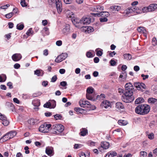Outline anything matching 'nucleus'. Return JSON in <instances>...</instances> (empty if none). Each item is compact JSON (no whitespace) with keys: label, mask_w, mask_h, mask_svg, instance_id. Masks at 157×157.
I'll return each mask as SVG.
<instances>
[{"label":"nucleus","mask_w":157,"mask_h":157,"mask_svg":"<svg viewBox=\"0 0 157 157\" xmlns=\"http://www.w3.org/2000/svg\"><path fill=\"white\" fill-rule=\"evenodd\" d=\"M44 107L45 108H51V103H50V102H47L44 105Z\"/></svg>","instance_id":"obj_47"},{"label":"nucleus","mask_w":157,"mask_h":157,"mask_svg":"<svg viewBox=\"0 0 157 157\" xmlns=\"http://www.w3.org/2000/svg\"><path fill=\"white\" fill-rule=\"evenodd\" d=\"M43 35L44 36L45 35H48L49 34V29L48 28L44 27L42 31Z\"/></svg>","instance_id":"obj_22"},{"label":"nucleus","mask_w":157,"mask_h":157,"mask_svg":"<svg viewBox=\"0 0 157 157\" xmlns=\"http://www.w3.org/2000/svg\"><path fill=\"white\" fill-rule=\"evenodd\" d=\"M144 101V100L142 98H137L135 101L136 104H138L143 102Z\"/></svg>","instance_id":"obj_27"},{"label":"nucleus","mask_w":157,"mask_h":157,"mask_svg":"<svg viewBox=\"0 0 157 157\" xmlns=\"http://www.w3.org/2000/svg\"><path fill=\"white\" fill-rule=\"evenodd\" d=\"M125 92L124 94V96H122V100L126 103H130L134 99L133 95V91L134 89L133 85L130 82L127 83L125 85Z\"/></svg>","instance_id":"obj_1"},{"label":"nucleus","mask_w":157,"mask_h":157,"mask_svg":"<svg viewBox=\"0 0 157 157\" xmlns=\"http://www.w3.org/2000/svg\"><path fill=\"white\" fill-rule=\"evenodd\" d=\"M70 25H66L65 27L63 29V32L64 33H67L70 31Z\"/></svg>","instance_id":"obj_21"},{"label":"nucleus","mask_w":157,"mask_h":157,"mask_svg":"<svg viewBox=\"0 0 157 157\" xmlns=\"http://www.w3.org/2000/svg\"><path fill=\"white\" fill-rule=\"evenodd\" d=\"M117 155V153L115 151H110L106 155L105 157H113Z\"/></svg>","instance_id":"obj_19"},{"label":"nucleus","mask_w":157,"mask_h":157,"mask_svg":"<svg viewBox=\"0 0 157 157\" xmlns=\"http://www.w3.org/2000/svg\"><path fill=\"white\" fill-rule=\"evenodd\" d=\"M152 45L155 46L157 44V41L155 38L154 37L153 38L152 40Z\"/></svg>","instance_id":"obj_46"},{"label":"nucleus","mask_w":157,"mask_h":157,"mask_svg":"<svg viewBox=\"0 0 157 157\" xmlns=\"http://www.w3.org/2000/svg\"><path fill=\"white\" fill-rule=\"evenodd\" d=\"M6 117L4 115H2L0 113V119L2 121L4 120L5 119Z\"/></svg>","instance_id":"obj_54"},{"label":"nucleus","mask_w":157,"mask_h":157,"mask_svg":"<svg viewBox=\"0 0 157 157\" xmlns=\"http://www.w3.org/2000/svg\"><path fill=\"white\" fill-rule=\"evenodd\" d=\"M116 108L119 109H123L124 108L123 105L120 102H117L116 103Z\"/></svg>","instance_id":"obj_23"},{"label":"nucleus","mask_w":157,"mask_h":157,"mask_svg":"<svg viewBox=\"0 0 157 157\" xmlns=\"http://www.w3.org/2000/svg\"><path fill=\"white\" fill-rule=\"evenodd\" d=\"M54 117L56 120L61 119L62 117L60 114H56L54 116Z\"/></svg>","instance_id":"obj_43"},{"label":"nucleus","mask_w":157,"mask_h":157,"mask_svg":"<svg viewBox=\"0 0 157 157\" xmlns=\"http://www.w3.org/2000/svg\"><path fill=\"white\" fill-rule=\"evenodd\" d=\"M2 124L5 126H7L9 124V121L7 120V118L4 120L2 122Z\"/></svg>","instance_id":"obj_38"},{"label":"nucleus","mask_w":157,"mask_h":157,"mask_svg":"<svg viewBox=\"0 0 157 157\" xmlns=\"http://www.w3.org/2000/svg\"><path fill=\"white\" fill-rule=\"evenodd\" d=\"M95 143L94 142L91 141H89L88 142V144L89 146H93L95 145Z\"/></svg>","instance_id":"obj_48"},{"label":"nucleus","mask_w":157,"mask_h":157,"mask_svg":"<svg viewBox=\"0 0 157 157\" xmlns=\"http://www.w3.org/2000/svg\"><path fill=\"white\" fill-rule=\"evenodd\" d=\"M20 4L22 7H24L26 6L27 5V3L25 2V0L21 1L20 2Z\"/></svg>","instance_id":"obj_42"},{"label":"nucleus","mask_w":157,"mask_h":157,"mask_svg":"<svg viewBox=\"0 0 157 157\" xmlns=\"http://www.w3.org/2000/svg\"><path fill=\"white\" fill-rule=\"evenodd\" d=\"M124 59L128 60H130L132 58L131 55L129 53H126L123 55Z\"/></svg>","instance_id":"obj_28"},{"label":"nucleus","mask_w":157,"mask_h":157,"mask_svg":"<svg viewBox=\"0 0 157 157\" xmlns=\"http://www.w3.org/2000/svg\"><path fill=\"white\" fill-rule=\"evenodd\" d=\"M92 10L93 11L98 12H100L101 10H104V8L102 6L98 5L93 6Z\"/></svg>","instance_id":"obj_13"},{"label":"nucleus","mask_w":157,"mask_h":157,"mask_svg":"<svg viewBox=\"0 0 157 157\" xmlns=\"http://www.w3.org/2000/svg\"><path fill=\"white\" fill-rule=\"evenodd\" d=\"M57 77L56 75L53 76L51 79V82H55L57 80Z\"/></svg>","instance_id":"obj_53"},{"label":"nucleus","mask_w":157,"mask_h":157,"mask_svg":"<svg viewBox=\"0 0 157 157\" xmlns=\"http://www.w3.org/2000/svg\"><path fill=\"white\" fill-rule=\"evenodd\" d=\"M53 151V148L52 147H48L46 148L45 152L48 155L51 156L52 155Z\"/></svg>","instance_id":"obj_16"},{"label":"nucleus","mask_w":157,"mask_h":157,"mask_svg":"<svg viewBox=\"0 0 157 157\" xmlns=\"http://www.w3.org/2000/svg\"><path fill=\"white\" fill-rule=\"evenodd\" d=\"M71 21L74 25H76V24L79 23L81 24V21H80V20L75 17H73L71 19Z\"/></svg>","instance_id":"obj_18"},{"label":"nucleus","mask_w":157,"mask_h":157,"mask_svg":"<svg viewBox=\"0 0 157 157\" xmlns=\"http://www.w3.org/2000/svg\"><path fill=\"white\" fill-rule=\"evenodd\" d=\"M72 1L73 0H63L65 3L66 4H71L72 2Z\"/></svg>","instance_id":"obj_55"},{"label":"nucleus","mask_w":157,"mask_h":157,"mask_svg":"<svg viewBox=\"0 0 157 157\" xmlns=\"http://www.w3.org/2000/svg\"><path fill=\"white\" fill-rule=\"evenodd\" d=\"M51 103V108H54L56 106V101L54 100L50 101V102Z\"/></svg>","instance_id":"obj_34"},{"label":"nucleus","mask_w":157,"mask_h":157,"mask_svg":"<svg viewBox=\"0 0 157 157\" xmlns=\"http://www.w3.org/2000/svg\"><path fill=\"white\" fill-rule=\"evenodd\" d=\"M13 15V12H11L6 15L5 17L7 18H10Z\"/></svg>","instance_id":"obj_39"},{"label":"nucleus","mask_w":157,"mask_h":157,"mask_svg":"<svg viewBox=\"0 0 157 157\" xmlns=\"http://www.w3.org/2000/svg\"><path fill=\"white\" fill-rule=\"evenodd\" d=\"M132 12L133 10L131 8H128L124 11V13H126L127 14H129Z\"/></svg>","instance_id":"obj_36"},{"label":"nucleus","mask_w":157,"mask_h":157,"mask_svg":"<svg viewBox=\"0 0 157 157\" xmlns=\"http://www.w3.org/2000/svg\"><path fill=\"white\" fill-rule=\"evenodd\" d=\"M86 56L88 58H91L93 57L92 53L90 52H87Z\"/></svg>","instance_id":"obj_45"},{"label":"nucleus","mask_w":157,"mask_h":157,"mask_svg":"<svg viewBox=\"0 0 157 157\" xmlns=\"http://www.w3.org/2000/svg\"><path fill=\"white\" fill-rule=\"evenodd\" d=\"M7 140V139H6L5 137V135L0 139V142L1 143H3L5 142Z\"/></svg>","instance_id":"obj_50"},{"label":"nucleus","mask_w":157,"mask_h":157,"mask_svg":"<svg viewBox=\"0 0 157 157\" xmlns=\"http://www.w3.org/2000/svg\"><path fill=\"white\" fill-rule=\"evenodd\" d=\"M52 129L54 131L52 133L55 134L56 133V131L60 133L63 132L64 129V128L63 126L61 124H57L53 125L52 127Z\"/></svg>","instance_id":"obj_7"},{"label":"nucleus","mask_w":157,"mask_h":157,"mask_svg":"<svg viewBox=\"0 0 157 157\" xmlns=\"http://www.w3.org/2000/svg\"><path fill=\"white\" fill-rule=\"evenodd\" d=\"M22 57L20 53H16L13 54L12 56L13 60L14 61L19 60Z\"/></svg>","instance_id":"obj_12"},{"label":"nucleus","mask_w":157,"mask_h":157,"mask_svg":"<svg viewBox=\"0 0 157 157\" xmlns=\"http://www.w3.org/2000/svg\"><path fill=\"white\" fill-rule=\"evenodd\" d=\"M109 9L112 11H119L121 9V7L120 6L117 5H113L110 6Z\"/></svg>","instance_id":"obj_14"},{"label":"nucleus","mask_w":157,"mask_h":157,"mask_svg":"<svg viewBox=\"0 0 157 157\" xmlns=\"http://www.w3.org/2000/svg\"><path fill=\"white\" fill-rule=\"evenodd\" d=\"M109 143L107 142H103L101 143V146L102 148L106 149L109 148Z\"/></svg>","instance_id":"obj_17"},{"label":"nucleus","mask_w":157,"mask_h":157,"mask_svg":"<svg viewBox=\"0 0 157 157\" xmlns=\"http://www.w3.org/2000/svg\"><path fill=\"white\" fill-rule=\"evenodd\" d=\"M37 121V120L36 119L31 118L28 120V122L29 124L31 125H34Z\"/></svg>","instance_id":"obj_29"},{"label":"nucleus","mask_w":157,"mask_h":157,"mask_svg":"<svg viewBox=\"0 0 157 157\" xmlns=\"http://www.w3.org/2000/svg\"><path fill=\"white\" fill-rule=\"evenodd\" d=\"M110 64L111 66H114L116 64V62L113 60H111L110 61Z\"/></svg>","instance_id":"obj_60"},{"label":"nucleus","mask_w":157,"mask_h":157,"mask_svg":"<svg viewBox=\"0 0 157 157\" xmlns=\"http://www.w3.org/2000/svg\"><path fill=\"white\" fill-rule=\"evenodd\" d=\"M150 110V106L147 104H141L135 109L136 113L139 114L145 115L148 113Z\"/></svg>","instance_id":"obj_2"},{"label":"nucleus","mask_w":157,"mask_h":157,"mask_svg":"<svg viewBox=\"0 0 157 157\" xmlns=\"http://www.w3.org/2000/svg\"><path fill=\"white\" fill-rule=\"evenodd\" d=\"M56 44L58 46H60L62 44V41L60 40H58L56 42Z\"/></svg>","instance_id":"obj_59"},{"label":"nucleus","mask_w":157,"mask_h":157,"mask_svg":"<svg viewBox=\"0 0 157 157\" xmlns=\"http://www.w3.org/2000/svg\"><path fill=\"white\" fill-rule=\"evenodd\" d=\"M98 49L97 48L96 49L95 51L97 52L96 54L97 56H101L102 54V52L101 51L98 50Z\"/></svg>","instance_id":"obj_44"},{"label":"nucleus","mask_w":157,"mask_h":157,"mask_svg":"<svg viewBox=\"0 0 157 157\" xmlns=\"http://www.w3.org/2000/svg\"><path fill=\"white\" fill-rule=\"evenodd\" d=\"M40 70H36L34 71V74L37 75V76H40Z\"/></svg>","instance_id":"obj_51"},{"label":"nucleus","mask_w":157,"mask_h":157,"mask_svg":"<svg viewBox=\"0 0 157 157\" xmlns=\"http://www.w3.org/2000/svg\"><path fill=\"white\" fill-rule=\"evenodd\" d=\"M60 85L62 86H65L67 85V83L65 81H63L60 82Z\"/></svg>","instance_id":"obj_61"},{"label":"nucleus","mask_w":157,"mask_h":157,"mask_svg":"<svg viewBox=\"0 0 157 157\" xmlns=\"http://www.w3.org/2000/svg\"><path fill=\"white\" fill-rule=\"evenodd\" d=\"M105 97V95L104 94H101L100 95H98L97 96L96 98V100H100L103 99Z\"/></svg>","instance_id":"obj_33"},{"label":"nucleus","mask_w":157,"mask_h":157,"mask_svg":"<svg viewBox=\"0 0 157 157\" xmlns=\"http://www.w3.org/2000/svg\"><path fill=\"white\" fill-rule=\"evenodd\" d=\"M148 137L150 140H152L154 138V134L153 133H151L148 135Z\"/></svg>","instance_id":"obj_49"},{"label":"nucleus","mask_w":157,"mask_h":157,"mask_svg":"<svg viewBox=\"0 0 157 157\" xmlns=\"http://www.w3.org/2000/svg\"><path fill=\"white\" fill-rule=\"evenodd\" d=\"M148 102L149 103L154 104L157 102V99L152 98H149L148 99Z\"/></svg>","instance_id":"obj_26"},{"label":"nucleus","mask_w":157,"mask_h":157,"mask_svg":"<svg viewBox=\"0 0 157 157\" xmlns=\"http://www.w3.org/2000/svg\"><path fill=\"white\" fill-rule=\"evenodd\" d=\"M101 106L102 108L107 109L108 107H111V104L109 101L105 100L101 103Z\"/></svg>","instance_id":"obj_11"},{"label":"nucleus","mask_w":157,"mask_h":157,"mask_svg":"<svg viewBox=\"0 0 157 157\" xmlns=\"http://www.w3.org/2000/svg\"><path fill=\"white\" fill-rule=\"evenodd\" d=\"M134 86L138 90H141L142 88L144 89L146 88V85L143 83H140L138 82H135L134 83Z\"/></svg>","instance_id":"obj_10"},{"label":"nucleus","mask_w":157,"mask_h":157,"mask_svg":"<svg viewBox=\"0 0 157 157\" xmlns=\"http://www.w3.org/2000/svg\"><path fill=\"white\" fill-rule=\"evenodd\" d=\"M1 75V77H2V78L3 80V82H5L6 79V75L4 74H2Z\"/></svg>","instance_id":"obj_56"},{"label":"nucleus","mask_w":157,"mask_h":157,"mask_svg":"<svg viewBox=\"0 0 157 157\" xmlns=\"http://www.w3.org/2000/svg\"><path fill=\"white\" fill-rule=\"evenodd\" d=\"M51 124L44 123L41 125L39 128V131L43 133H47L48 132V129L51 127Z\"/></svg>","instance_id":"obj_8"},{"label":"nucleus","mask_w":157,"mask_h":157,"mask_svg":"<svg viewBox=\"0 0 157 157\" xmlns=\"http://www.w3.org/2000/svg\"><path fill=\"white\" fill-rule=\"evenodd\" d=\"M32 28H30L26 33V34L28 36H30L32 34Z\"/></svg>","instance_id":"obj_58"},{"label":"nucleus","mask_w":157,"mask_h":157,"mask_svg":"<svg viewBox=\"0 0 157 157\" xmlns=\"http://www.w3.org/2000/svg\"><path fill=\"white\" fill-rule=\"evenodd\" d=\"M79 103L81 107L87 108L89 110L93 109L94 107H95L91 105L90 102L88 101L80 100Z\"/></svg>","instance_id":"obj_5"},{"label":"nucleus","mask_w":157,"mask_h":157,"mask_svg":"<svg viewBox=\"0 0 157 157\" xmlns=\"http://www.w3.org/2000/svg\"><path fill=\"white\" fill-rule=\"evenodd\" d=\"M67 54L66 53H63L60 55L55 59V62L59 63L65 59L67 57Z\"/></svg>","instance_id":"obj_9"},{"label":"nucleus","mask_w":157,"mask_h":157,"mask_svg":"<svg viewBox=\"0 0 157 157\" xmlns=\"http://www.w3.org/2000/svg\"><path fill=\"white\" fill-rule=\"evenodd\" d=\"M93 14L95 17H101L99 20L101 22H107L108 20L107 17L110 15L109 13L107 11H103L97 13H94Z\"/></svg>","instance_id":"obj_3"},{"label":"nucleus","mask_w":157,"mask_h":157,"mask_svg":"<svg viewBox=\"0 0 157 157\" xmlns=\"http://www.w3.org/2000/svg\"><path fill=\"white\" fill-rule=\"evenodd\" d=\"M140 154L141 157H146L147 155V152L144 151H140Z\"/></svg>","instance_id":"obj_41"},{"label":"nucleus","mask_w":157,"mask_h":157,"mask_svg":"<svg viewBox=\"0 0 157 157\" xmlns=\"http://www.w3.org/2000/svg\"><path fill=\"white\" fill-rule=\"evenodd\" d=\"M94 91V89L91 87H88L86 90V94H92Z\"/></svg>","instance_id":"obj_30"},{"label":"nucleus","mask_w":157,"mask_h":157,"mask_svg":"<svg viewBox=\"0 0 157 157\" xmlns=\"http://www.w3.org/2000/svg\"><path fill=\"white\" fill-rule=\"evenodd\" d=\"M118 123L119 124L123 125H126L128 123V122L127 121L123 120H119Z\"/></svg>","instance_id":"obj_32"},{"label":"nucleus","mask_w":157,"mask_h":157,"mask_svg":"<svg viewBox=\"0 0 157 157\" xmlns=\"http://www.w3.org/2000/svg\"><path fill=\"white\" fill-rule=\"evenodd\" d=\"M32 104L34 106L38 107L40 106V102L39 100H35L33 101Z\"/></svg>","instance_id":"obj_25"},{"label":"nucleus","mask_w":157,"mask_h":157,"mask_svg":"<svg viewBox=\"0 0 157 157\" xmlns=\"http://www.w3.org/2000/svg\"><path fill=\"white\" fill-rule=\"evenodd\" d=\"M81 24L87 25L89 24L90 22V20L89 18L85 17V18H82L80 20Z\"/></svg>","instance_id":"obj_15"},{"label":"nucleus","mask_w":157,"mask_h":157,"mask_svg":"<svg viewBox=\"0 0 157 157\" xmlns=\"http://www.w3.org/2000/svg\"><path fill=\"white\" fill-rule=\"evenodd\" d=\"M75 110L78 113H82L83 112L84 109L82 108L78 107H76L75 108Z\"/></svg>","instance_id":"obj_35"},{"label":"nucleus","mask_w":157,"mask_h":157,"mask_svg":"<svg viewBox=\"0 0 157 157\" xmlns=\"http://www.w3.org/2000/svg\"><path fill=\"white\" fill-rule=\"evenodd\" d=\"M6 105H7L10 106V107H11L12 109H13L14 108V105L12 103H10V102H7Z\"/></svg>","instance_id":"obj_57"},{"label":"nucleus","mask_w":157,"mask_h":157,"mask_svg":"<svg viewBox=\"0 0 157 157\" xmlns=\"http://www.w3.org/2000/svg\"><path fill=\"white\" fill-rule=\"evenodd\" d=\"M8 133L9 135L10 136V138H11V139L15 136L17 134L16 132L14 131H11Z\"/></svg>","instance_id":"obj_31"},{"label":"nucleus","mask_w":157,"mask_h":157,"mask_svg":"<svg viewBox=\"0 0 157 157\" xmlns=\"http://www.w3.org/2000/svg\"><path fill=\"white\" fill-rule=\"evenodd\" d=\"M137 30L139 32L143 33H144V27H140L137 28Z\"/></svg>","instance_id":"obj_40"},{"label":"nucleus","mask_w":157,"mask_h":157,"mask_svg":"<svg viewBox=\"0 0 157 157\" xmlns=\"http://www.w3.org/2000/svg\"><path fill=\"white\" fill-rule=\"evenodd\" d=\"M86 98L89 100H91L92 101H95L96 99L94 97H92L90 94H86Z\"/></svg>","instance_id":"obj_24"},{"label":"nucleus","mask_w":157,"mask_h":157,"mask_svg":"<svg viewBox=\"0 0 157 157\" xmlns=\"http://www.w3.org/2000/svg\"><path fill=\"white\" fill-rule=\"evenodd\" d=\"M88 131L85 128H82L80 129V134L81 136H84L86 135Z\"/></svg>","instance_id":"obj_20"},{"label":"nucleus","mask_w":157,"mask_h":157,"mask_svg":"<svg viewBox=\"0 0 157 157\" xmlns=\"http://www.w3.org/2000/svg\"><path fill=\"white\" fill-rule=\"evenodd\" d=\"M99 59L98 57H95L94 58V61L96 63H98L99 62Z\"/></svg>","instance_id":"obj_64"},{"label":"nucleus","mask_w":157,"mask_h":157,"mask_svg":"<svg viewBox=\"0 0 157 157\" xmlns=\"http://www.w3.org/2000/svg\"><path fill=\"white\" fill-rule=\"evenodd\" d=\"M24 27V25L23 24H18L17 25V28L19 30H22Z\"/></svg>","instance_id":"obj_37"},{"label":"nucleus","mask_w":157,"mask_h":157,"mask_svg":"<svg viewBox=\"0 0 157 157\" xmlns=\"http://www.w3.org/2000/svg\"><path fill=\"white\" fill-rule=\"evenodd\" d=\"M50 4L55 3L56 8L58 13H60L62 11V5L60 0H48Z\"/></svg>","instance_id":"obj_4"},{"label":"nucleus","mask_w":157,"mask_h":157,"mask_svg":"<svg viewBox=\"0 0 157 157\" xmlns=\"http://www.w3.org/2000/svg\"><path fill=\"white\" fill-rule=\"evenodd\" d=\"M141 77L143 78V79L144 80H145L148 78L149 76L148 75H144V74H142L141 75Z\"/></svg>","instance_id":"obj_63"},{"label":"nucleus","mask_w":157,"mask_h":157,"mask_svg":"<svg viewBox=\"0 0 157 157\" xmlns=\"http://www.w3.org/2000/svg\"><path fill=\"white\" fill-rule=\"evenodd\" d=\"M87 30L89 32H91L93 31L94 29L92 27L90 26L87 27Z\"/></svg>","instance_id":"obj_62"},{"label":"nucleus","mask_w":157,"mask_h":157,"mask_svg":"<svg viewBox=\"0 0 157 157\" xmlns=\"http://www.w3.org/2000/svg\"><path fill=\"white\" fill-rule=\"evenodd\" d=\"M156 9H157V4H152L148 7H144L142 9V10L144 13H147L154 11Z\"/></svg>","instance_id":"obj_6"},{"label":"nucleus","mask_w":157,"mask_h":157,"mask_svg":"<svg viewBox=\"0 0 157 157\" xmlns=\"http://www.w3.org/2000/svg\"><path fill=\"white\" fill-rule=\"evenodd\" d=\"M29 147L28 146H26L24 148V149L25 150V153L26 154H28L29 153Z\"/></svg>","instance_id":"obj_52"}]
</instances>
